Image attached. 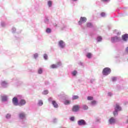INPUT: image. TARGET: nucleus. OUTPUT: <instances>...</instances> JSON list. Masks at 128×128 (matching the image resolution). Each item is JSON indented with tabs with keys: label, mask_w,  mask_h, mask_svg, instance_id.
Returning <instances> with one entry per match:
<instances>
[{
	"label": "nucleus",
	"mask_w": 128,
	"mask_h": 128,
	"mask_svg": "<svg viewBox=\"0 0 128 128\" xmlns=\"http://www.w3.org/2000/svg\"><path fill=\"white\" fill-rule=\"evenodd\" d=\"M125 52L128 54V46L126 48Z\"/></svg>",
	"instance_id": "5fc2aeb1"
},
{
	"label": "nucleus",
	"mask_w": 128,
	"mask_h": 128,
	"mask_svg": "<svg viewBox=\"0 0 128 128\" xmlns=\"http://www.w3.org/2000/svg\"><path fill=\"white\" fill-rule=\"evenodd\" d=\"M81 28H82V30H84V27L83 26H81Z\"/></svg>",
	"instance_id": "052dcab7"
},
{
	"label": "nucleus",
	"mask_w": 128,
	"mask_h": 128,
	"mask_svg": "<svg viewBox=\"0 0 128 128\" xmlns=\"http://www.w3.org/2000/svg\"><path fill=\"white\" fill-rule=\"evenodd\" d=\"M42 94H44V95H46L48 94V90H44L42 92Z\"/></svg>",
	"instance_id": "49530a36"
},
{
	"label": "nucleus",
	"mask_w": 128,
	"mask_h": 128,
	"mask_svg": "<svg viewBox=\"0 0 128 128\" xmlns=\"http://www.w3.org/2000/svg\"><path fill=\"white\" fill-rule=\"evenodd\" d=\"M11 32L12 34H16H16H20V32H22V31L16 32V28L14 27L12 28Z\"/></svg>",
	"instance_id": "2eb2a0df"
},
{
	"label": "nucleus",
	"mask_w": 128,
	"mask_h": 128,
	"mask_svg": "<svg viewBox=\"0 0 128 128\" xmlns=\"http://www.w3.org/2000/svg\"><path fill=\"white\" fill-rule=\"evenodd\" d=\"M48 8H52V0H48Z\"/></svg>",
	"instance_id": "393cba45"
},
{
	"label": "nucleus",
	"mask_w": 128,
	"mask_h": 128,
	"mask_svg": "<svg viewBox=\"0 0 128 128\" xmlns=\"http://www.w3.org/2000/svg\"><path fill=\"white\" fill-rule=\"evenodd\" d=\"M46 34H51L52 33V29L50 28H47L46 30Z\"/></svg>",
	"instance_id": "bb28decb"
},
{
	"label": "nucleus",
	"mask_w": 128,
	"mask_h": 128,
	"mask_svg": "<svg viewBox=\"0 0 128 128\" xmlns=\"http://www.w3.org/2000/svg\"><path fill=\"white\" fill-rule=\"evenodd\" d=\"M26 104V100H24V99H21L19 101L18 106H24V104Z\"/></svg>",
	"instance_id": "ddd939ff"
},
{
	"label": "nucleus",
	"mask_w": 128,
	"mask_h": 128,
	"mask_svg": "<svg viewBox=\"0 0 128 128\" xmlns=\"http://www.w3.org/2000/svg\"><path fill=\"white\" fill-rule=\"evenodd\" d=\"M78 64L80 65V66H84V63H82V62H80L79 63H78Z\"/></svg>",
	"instance_id": "4d7b16f0"
},
{
	"label": "nucleus",
	"mask_w": 128,
	"mask_h": 128,
	"mask_svg": "<svg viewBox=\"0 0 128 128\" xmlns=\"http://www.w3.org/2000/svg\"><path fill=\"white\" fill-rule=\"evenodd\" d=\"M119 90H120V88H119Z\"/></svg>",
	"instance_id": "69168bd1"
},
{
	"label": "nucleus",
	"mask_w": 128,
	"mask_h": 128,
	"mask_svg": "<svg viewBox=\"0 0 128 128\" xmlns=\"http://www.w3.org/2000/svg\"><path fill=\"white\" fill-rule=\"evenodd\" d=\"M114 110H117V112H120V110H122V108L118 105V104H116Z\"/></svg>",
	"instance_id": "dca6fc26"
},
{
	"label": "nucleus",
	"mask_w": 128,
	"mask_h": 128,
	"mask_svg": "<svg viewBox=\"0 0 128 128\" xmlns=\"http://www.w3.org/2000/svg\"><path fill=\"white\" fill-rule=\"evenodd\" d=\"M43 58L45 60H47L48 58V54H44Z\"/></svg>",
	"instance_id": "72a5a7b5"
},
{
	"label": "nucleus",
	"mask_w": 128,
	"mask_h": 128,
	"mask_svg": "<svg viewBox=\"0 0 128 128\" xmlns=\"http://www.w3.org/2000/svg\"><path fill=\"white\" fill-rule=\"evenodd\" d=\"M16 98L18 99V100H22V95H18Z\"/></svg>",
	"instance_id": "37998d69"
},
{
	"label": "nucleus",
	"mask_w": 128,
	"mask_h": 128,
	"mask_svg": "<svg viewBox=\"0 0 128 128\" xmlns=\"http://www.w3.org/2000/svg\"><path fill=\"white\" fill-rule=\"evenodd\" d=\"M64 104L65 106H68V104H70V101L69 100H66L64 101Z\"/></svg>",
	"instance_id": "a211bd4d"
},
{
	"label": "nucleus",
	"mask_w": 128,
	"mask_h": 128,
	"mask_svg": "<svg viewBox=\"0 0 128 128\" xmlns=\"http://www.w3.org/2000/svg\"><path fill=\"white\" fill-rule=\"evenodd\" d=\"M38 74H42V72H44V70H42V68H40L38 69Z\"/></svg>",
	"instance_id": "cd10ccee"
},
{
	"label": "nucleus",
	"mask_w": 128,
	"mask_h": 128,
	"mask_svg": "<svg viewBox=\"0 0 128 128\" xmlns=\"http://www.w3.org/2000/svg\"><path fill=\"white\" fill-rule=\"evenodd\" d=\"M18 116L20 120H24L26 118V113L24 112H22L18 113Z\"/></svg>",
	"instance_id": "0eeeda50"
},
{
	"label": "nucleus",
	"mask_w": 128,
	"mask_h": 128,
	"mask_svg": "<svg viewBox=\"0 0 128 128\" xmlns=\"http://www.w3.org/2000/svg\"><path fill=\"white\" fill-rule=\"evenodd\" d=\"M110 72H112V69L108 67L104 68L102 72L103 76H108Z\"/></svg>",
	"instance_id": "7ed1b4c3"
},
{
	"label": "nucleus",
	"mask_w": 128,
	"mask_h": 128,
	"mask_svg": "<svg viewBox=\"0 0 128 128\" xmlns=\"http://www.w3.org/2000/svg\"><path fill=\"white\" fill-rule=\"evenodd\" d=\"M80 105H74L72 108V112H78L80 111Z\"/></svg>",
	"instance_id": "6e6552de"
},
{
	"label": "nucleus",
	"mask_w": 128,
	"mask_h": 128,
	"mask_svg": "<svg viewBox=\"0 0 128 128\" xmlns=\"http://www.w3.org/2000/svg\"><path fill=\"white\" fill-rule=\"evenodd\" d=\"M88 100H94V97L92 96H88L87 97Z\"/></svg>",
	"instance_id": "4c0bfd02"
},
{
	"label": "nucleus",
	"mask_w": 128,
	"mask_h": 128,
	"mask_svg": "<svg viewBox=\"0 0 128 128\" xmlns=\"http://www.w3.org/2000/svg\"><path fill=\"white\" fill-rule=\"evenodd\" d=\"M62 98L64 100H68V96L64 94L62 96Z\"/></svg>",
	"instance_id": "5701e85b"
},
{
	"label": "nucleus",
	"mask_w": 128,
	"mask_h": 128,
	"mask_svg": "<svg viewBox=\"0 0 128 128\" xmlns=\"http://www.w3.org/2000/svg\"><path fill=\"white\" fill-rule=\"evenodd\" d=\"M108 122L110 124H114L116 123V119L112 117L108 120Z\"/></svg>",
	"instance_id": "4468645a"
},
{
	"label": "nucleus",
	"mask_w": 128,
	"mask_h": 128,
	"mask_svg": "<svg viewBox=\"0 0 128 128\" xmlns=\"http://www.w3.org/2000/svg\"><path fill=\"white\" fill-rule=\"evenodd\" d=\"M115 58H116V64H118L119 62H120V55H117L115 56Z\"/></svg>",
	"instance_id": "aec40b11"
},
{
	"label": "nucleus",
	"mask_w": 128,
	"mask_h": 128,
	"mask_svg": "<svg viewBox=\"0 0 128 128\" xmlns=\"http://www.w3.org/2000/svg\"><path fill=\"white\" fill-rule=\"evenodd\" d=\"M94 79H91L90 80V84H94Z\"/></svg>",
	"instance_id": "6e6d98bb"
},
{
	"label": "nucleus",
	"mask_w": 128,
	"mask_h": 128,
	"mask_svg": "<svg viewBox=\"0 0 128 128\" xmlns=\"http://www.w3.org/2000/svg\"><path fill=\"white\" fill-rule=\"evenodd\" d=\"M56 66H57V68H59V66H62V62H58L57 64H56Z\"/></svg>",
	"instance_id": "de8ad7c7"
},
{
	"label": "nucleus",
	"mask_w": 128,
	"mask_h": 128,
	"mask_svg": "<svg viewBox=\"0 0 128 128\" xmlns=\"http://www.w3.org/2000/svg\"><path fill=\"white\" fill-rule=\"evenodd\" d=\"M11 118H12V114H10V113H8L6 115V120H10Z\"/></svg>",
	"instance_id": "c85d7f7f"
},
{
	"label": "nucleus",
	"mask_w": 128,
	"mask_h": 128,
	"mask_svg": "<svg viewBox=\"0 0 128 128\" xmlns=\"http://www.w3.org/2000/svg\"><path fill=\"white\" fill-rule=\"evenodd\" d=\"M118 30H114V34H116L117 36H120V34H122L120 32H117Z\"/></svg>",
	"instance_id": "473e14b6"
},
{
	"label": "nucleus",
	"mask_w": 128,
	"mask_h": 128,
	"mask_svg": "<svg viewBox=\"0 0 128 128\" xmlns=\"http://www.w3.org/2000/svg\"><path fill=\"white\" fill-rule=\"evenodd\" d=\"M78 124L80 126H86L88 124L86 123V120L84 119H80L78 121Z\"/></svg>",
	"instance_id": "39448f33"
},
{
	"label": "nucleus",
	"mask_w": 128,
	"mask_h": 128,
	"mask_svg": "<svg viewBox=\"0 0 128 128\" xmlns=\"http://www.w3.org/2000/svg\"><path fill=\"white\" fill-rule=\"evenodd\" d=\"M79 98H80V97L78 95H74L72 96V100H78Z\"/></svg>",
	"instance_id": "a878e982"
},
{
	"label": "nucleus",
	"mask_w": 128,
	"mask_h": 128,
	"mask_svg": "<svg viewBox=\"0 0 128 128\" xmlns=\"http://www.w3.org/2000/svg\"><path fill=\"white\" fill-rule=\"evenodd\" d=\"M44 22L46 24H48L50 22V19L48 18V17L45 16V18H44Z\"/></svg>",
	"instance_id": "4be33fe9"
},
{
	"label": "nucleus",
	"mask_w": 128,
	"mask_h": 128,
	"mask_svg": "<svg viewBox=\"0 0 128 128\" xmlns=\"http://www.w3.org/2000/svg\"><path fill=\"white\" fill-rule=\"evenodd\" d=\"M34 58L35 60H36L38 58V53L34 54Z\"/></svg>",
	"instance_id": "79ce46f5"
},
{
	"label": "nucleus",
	"mask_w": 128,
	"mask_h": 128,
	"mask_svg": "<svg viewBox=\"0 0 128 128\" xmlns=\"http://www.w3.org/2000/svg\"><path fill=\"white\" fill-rule=\"evenodd\" d=\"M123 42H127L128 40V34H125L122 36V39Z\"/></svg>",
	"instance_id": "9d476101"
},
{
	"label": "nucleus",
	"mask_w": 128,
	"mask_h": 128,
	"mask_svg": "<svg viewBox=\"0 0 128 128\" xmlns=\"http://www.w3.org/2000/svg\"><path fill=\"white\" fill-rule=\"evenodd\" d=\"M86 20L88 19L86 17L81 16L80 18V20L78 22L79 26H82V24H84V22H86Z\"/></svg>",
	"instance_id": "423d86ee"
},
{
	"label": "nucleus",
	"mask_w": 128,
	"mask_h": 128,
	"mask_svg": "<svg viewBox=\"0 0 128 128\" xmlns=\"http://www.w3.org/2000/svg\"><path fill=\"white\" fill-rule=\"evenodd\" d=\"M110 42L112 44H116V42H122V38L118 36L111 37Z\"/></svg>",
	"instance_id": "f257e3e1"
},
{
	"label": "nucleus",
	"mask_w": 128,
	"mask_h": 128,
	"mask_svg": "<svg viewBox=\"0 0 128 128\" xmlns=\"http://www.w3.org/2000/svg\"><path fill=\"white\" fill-rule=\"evenodd\" d=\"M48 84H50V82H48V81H46L45 82V85L46 86H48Z\"/></svg>",
	"instance_id": "864d4df0"
},
{
	"label": "nucleus",
	"mask_w": 128,
	"mask_h": 128,
	"mask_svg": "<svg viewBox=\"0 0 128 128\" xmlns=\"http://www.w3.org/2000/svg\"><path fill=\"white\" fill-rule=\"evenodd\" d=\"M82 108L84 110H88V106L86 105H83L82 106Z\"/></svg>",
	"instance_id": "7c9ffc66"
},
{
	"label": "nucleus",
	"mask_w": 128,
	"mask_h": 128,
	"mask_svg": "<svg viewBox=\"0 0 128 128\" xmlns=\"http://www.w3.org/2000/svg\"><path fill=\"white\" fill-rule=\"evenodd\" d=\"M58 46L60 50H64L66 48V42L62 40H60L58 42Z\"/></svg>",
	"instance_id": "20e7f679"
},
{
	"label": "nucleus",
	"mask_w": 128,
	"mask_h": 128,
	"mask_svg": "<svg viewBox=\"0 0 128 128\" xmlns=\"http://www.w3.org/2000/svg\"><path fill=\"white\" fill-rule=\"evenodd\" d=\"M69 120H70V122H74V120H76V118H74V116H72L69 118Z\"/></svg>",
	"instance_id": "e433bc0d"
},
{
	"label": "nucleus",
	"mask_w": 128,
	"mask_h": 128,
	"mask_svg": "<svg viewBox=\"0 0 128 128\" xmlns=\"http://www.w3.org/2000/svg\"><path fill=\"white\" fill-rule=\"evenodd\" d=\"M102 2H110V0H101Z\"/></svg>",
	"instance_id": "3c124183"
},
{
	"label": "nucleus",
	"mask_w": 128,
	"mask_h": 128,
	"mask_svg": "<svg viewBox=\"0 0 128 128\" xmlns=\"http://www.w3.org/2000/svg\"><path fill=\"white\" fill-rule=\"evenodd\" d=\"M114 94H112V92H108V96H112Z\"/></svg>",
	"instance_id": "09e8293b"
},
{
	"label": "nucleus",
	"mask_w": 128,
	"mask_h": 128,
	"mask_svg": "<svg viewBox=\"0 0 128 128\" xmlns=\"http://www.w3.org/2000/svg\"><path fill=\"white\" fill-rule=\"evenodd\" d=\"M100 16L102 18H104L106 16V13L102 12L100 13Z\"/></svg>",
	"instance_id": "a18cd8bd"
},
{
	"label": "nucleus",
	"mask_w": 128,
	"mask_h": 128,
	"mask_svg": "<svg viewBox=\"0 0 128 128\" xmlns=\"http://www.w3.org/2000/svg\"><path fill=\"white\" fill-rule=\"evenodd\" d=\"M118 86H120V85H118Z\"/></svg>",
	"instance_id": "0e129e2a"
},
{
	"label": "nucleus",
	"mask_w": 128,
	"mask_h": 128,
	"mask_svg": "<svg viewBox=\"0 0 128 128\" xmlns=\"http://www.w3.org/2000/svg\"><path fill=\"white\" fill-rule=\"evenodd\" d=\"M96 122H98L99 124H100V118L98 117H97L96 118Z\"/></svg>",
	"instance_id": "a19ab883"
},
{
	"label": "nucleus",
	"mask_w": 128,
	"mask_h": 128,
	"mask_svg": "<svg viewBox=\"0 0 128 128\" xmlns=\"http://www.w3.org/2000/svg\"><path fill=\"white\" fill-rule=\"evenodd\" d=\"M52 122H54V124H56L58 122V119L56 118H54Z\"/></svg>",
	"instance_id": "8fccbe9b"
},
{
	"label": "nucleus",
	"mask_w": 128,
	"mask_h": 128,
	"mask_svg": "<svg viewBox=\"0 0 128 128\" xmlns=\"http://www.w3.org/2000/svg\"><path fill=\"white\" fill-rule=\"evenodd\" d=\"M12 102L14 104V106H18L19 102L18 99L16 98V97L14 96L12 100Z\"/></svg>",
	"instance_id": "1a4fd4ad"
},
{
	"label": "nucleus",
	"mask_w": 128,
	"mask_h": 128,
	"mask_svg": "<svg viewBox=\"0 0 128 128\" xmlns=\"http://www.w3.org/2000/svg\"><path fill=\"white\" fill-rule=\"evenodd\" d=\"M15 38L16 40H20V37H16V36H15Z\"/></svg>",
	"instance_id": "bf43d9fd"
},
{
	"label": "nucleus",
	"mask_w": 128,
	"mask_h": 128,
	"mask_svg": "<svg viewBox=\"0 0 128 128\" xmlns=\"http://www.w3.org/2000/svg\"><path fill=\"white\" fill-rule=\"evenodd\" d=\"M123 14L124 16H128V13L127 12H124V13H123Z\"/></svg>",
	"instance_id": "603ef678"
},
{
	"label": "nucleus",
	"mask_w": 128,
	"mask_h": 128,
	"mask_svg": "<svg viewBox=\"0 0 128 128\" xmlns=\"http://www.w3.org/2000/svg\"><path fill=\"white\" fill-rule=\"evenodd\" d=\"M96 104V100H93L91 102L92 106H94V104Z\"/></svg>",
	"instance_id": "c03bdc74"
},
{
	"label": "nucleus",
	"mask_w": 128,
	"mask_h": 128,
	"mask_svg": "<svg viewBox=\"0 0 128 128\" xmlns=\"http://www.w3.org/2000/svg\"><path fill=\"white\" fill-rule=\"evenodd\" d=\"M86 58H92V53L90 52H88L86 54Z\"/></svg>",
	"instance_id": "c756f323"
},
{
	"label": "nucleus",
	"mask_w": 128,
	"mask_h": 128,
	"mask_svg": "<svg viewBox=\"0 0 128 128\" xmlns=\"http://www.w3.org/2000/svg\"><path fill=\"white\" fill-rule=\"evenodd\" d=\"M72 0V2H78V0Z\"/></svg>",
	"instance_id": "680f3d73"
},
{
	"label": "nucleus",
	"mask_w": 128,
	"mask_h": 128,
	"mask_svg": "<svg viewBox=\"0 0 128 128\" xmlns=\"http://www.w3.org/2000/svg\"><path fill=\"white\" fill-rule=\"evenodd\" d=\"M118 18H122V17H124V13H120V12H118Z\"/></svg>",
	"instance_id": "ea45409f"
},
{
	"label": "nucleus",
	"mask_w": 128,
	"mask_h": 128,
	"mask_svg": "<svg viewBox=\"0 0 128 128\" xmlns=\"http://www.w3.org/2000/svg\"><path fill=\"white\" fill-rule=\"evenodd\" d=\"M0 26L2 28H4L6 26V22L4 21L1 22Z\"/></svg>",
	"instance_id": "2f4dec72"
},
{
	"label": "nucleus",
	"mask_w": 128,
	"mask_h": 128,
	"mask_svg": "<svg viewBox=\"0 0 128 128\" xmlns=\"http://www.w3.org/2000/svg\"><path fill=\"white\" fill-rule=\"evenodd\" d=\"M86 28H94V24L90 22H88L86 24Z\"/></svg>",
	"instance_id": "f3484780"
},
{
	"label": "nucleus",
	"mask_w": 128,
	"mask_h": 128,
	"mask_svg": "<svg viewBox=\"0 0 128 128\" xmlns=\"http://www.w3.org/2000/svg\"><path fill=\"white\" fill-rule=\"evenodd\" d=\"M8 82L4 80L1 82V86L2 88H8Z\"/></svg>",
	"instance_id": "9b49d317"
},
{
	"label": "nucleus",
	"mask_w": 128,
	"mask_h": 128,
	"mask_svg": "<svg viewBox=\"0 0 128 128\" xmlns=\"http://www.w3.org/2000/svg\"><path fill=\"white\" fill-rule=\"evenodd\" d=\"M71 74L72 76H76V74H78V71L76 70H74L72 72Z\"/></svg>",
	"instance_id": "412c9836"
},
{
	"label": "nucleus",
	"mask_w": 128,
	"mask_h": 128,
	"mask_svg": "<svg viewBox=\"0 0 128 128\" xmlns=\"http://www.w3.org/2000/svg\"><path fill=\"white\" fill-rule=\"evenodd\" d=\"M116 80H118V77L116 76H114L112 78V81L113 82H116Z\"/></svg>",
	"instance_id": "f704fd0d"
},
{
	"label": "nucleus",
	"mask_w": 128,
	"mask_h": 128,
	"mask_svg": "<svg viewBox=\"0 0 128 128\" xmlns=\"http://www.w3.org/2000/svg\"><path fill=\"white\" fill-rule=\"evenodd\" d=\"M44 104V102H42V100H38V106H42Z\"/></svg>",
	"instance_id": "b1692460"
},
{
	"label": "nucleus",
	"mask_w": 128,
	"mask_h": 128,
	"mask_svg": "<svg viewBox=\"0 0 128 128\" xmlns=\"http://www.w3.org/2000/svg\"><path fill=\"white\" fill-rule=\"evenodd\" d=\"M48 102L49 104H52L54 108H58V104L56 102V101L54 100L52 97L48 98Z\"/></svg>",
	"instance_id": "f03ea898"
},
{
	"label": "nucleus",
	"mask_w": 128,
	"mask_h": 128,
	"mask_svg": "<svg viewBox=\"0 0 128 128\" xmlns=\"http://www.w3.org/2000/svg\"><path fill=\"white\" fill-rule=\"evenodd\" d=\"M54 26H58V25L56 24H54Z\"/></svg>",
	"instance_id": "e2e57ef3"
},
{
	"label": "nucleus",
	"mask_w": 128,
	"mask_h": 128,
	"mask_svg": "<svg viewBox=\"0 0 128 128\" xmlns=\"http://www.w3.org/2000/svg\"><path fill=\"white\" fill-rule=\"evenodd\" d=\"M123 8V10H126L128 8V7H124L123 8Z\"/></svg>",
	"instance_id": "13d9d810"
},
{
	"label": "nucleus",
	"mask_w": 128,
	"mask_h": 128,
	"mask_svg": "<svg viewBox=\"0 0 128 128\" xmlns=\"http://www.w3.org/2000/svg\"><path fill=\"white\" fill-rule=\"evenodd\" d=\"M113 114L116 116H118V111H117L116 110H115L113 112Z\"/></svg>",
	"instance_id": "58836bf2"
},
{
	"label": "nucleus",
	"mask_w": 128,
	"mask_h": 128,
	"mask_svg": "<svg viewBox=\"0 0 128 128\" xmlns=\"http://www.w3.org/2000/svg\"><path fill=\"white\" fill-rule=\"evenodd\" d=\"M97 42H100L102 40V36H98L96 38Z\"/></svg>",
	"instance_id": "6ab92c4d"
},
{
	"label": "nucleus",
	"mask_w": 128,
	"mask_h": 128,
	"mask_svg": "<svg viewBox=\"0 0 128 128\" xmlns=\"http://www.w3.org/2000/svg\"><path fill=\"white\" fill-rule=\"evenodd\" d=\"M50 68H58V67L56 66V64H52L50 66Z\"/></svg>",
	"instance_id": "c9c22d12"
},
{
	"label": "nucleus",
	"mask_w": 128,
	"mask_h": 128,
	"mask_svg": "<svg viewBox=\"0 0 128 128\" xmlns=\"http://www.w3.org/2000/svg\"><path fill=\"white\" fill-rule=\"evenodd\" d=\"M1 98L2 102H8V96L6 95L1 96Z\"/></svg>",
	"instance_id": "f8f14e48"
}]
</instances>
